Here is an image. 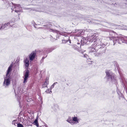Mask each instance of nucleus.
Here are the masks:
<instances>
[{
  "label": "nucleus",
  "mask_w": 127,
  "mask_h": 127,
  "mask_svg": "<svg viewBox=\"0 0 127 127\" xmlns=\"http://www.w3.org/2000/svg\"><path fill=\"white\" fill-rule=\"evenodd\" d=\"M96 33H94L88 39H84L83 38H81L80 40V42L83 45H84V44H89L91 43L94 42L93 43L89 48H92L93 49L91 50L90 51L91 52H96V51H97V46L101 44V41L99 39V36H96Z\"/></svg>",
  "instance_id": "obj_1"
},
{
  "label": "nucleus",
  "mask_w": 127,
  "mask_h": 127,
  "mask_svg": "<svg viewBox=\"0 0 127 127\" xmlns=\"http://www.w3.org/2000/svg\"><path fill=\"white\" fill-rule=\"evenodd\" d=\"M109 37L110 40H113L114 45L117 43L120 44L123 43H127V36L115 37L112 33H110Z\"/></svg>",
  "instance_id": "obj_2"
},
{
  "label": "nucleus",
  "mask_w": 127,
  "mask_h": 127,
  "mask_svg": "<svg viewBox=\"0 0 127 127\" xmlns=\"http://www.w3.org/2000/svg\"><path fill=\"white\" fill-rule=\"evenodd\" d=\"M115 66L117 67L118 70L120 75V82L122 83V85L123 86L124 89L125 90L127 93V83L125 80L124 78L123 77L120 72V69L119 68V65L116 62H115Z\"/></svg>",
  "instance_id": "obj_3"
},
{
  "label": "nucleus",
  "mask_w": 127,
  "mask_h": 127,
  "mask_svg": "<svg viewBox=\"0 0 127 127\" xmlns=\"http://www.w3.org/2000/svg\"><path fill=\"white\" fill-rule=\"evenodd\" d=\"M106 74V77L108 80H110L112 84H115L117 87L118 83L116 77L113 74H111L109 71H107L105 72Z\"/></svg>",
  "instance_id": "obj_4"
},
{
  "label": "nucleus",
  "mask_w": 127,
  "mask_h": 127,
  "mask_svg": "<svg viewBox=\"0 0 127 127\" xmlns=\"http://www.w3.org/2000/svg\"><path fill=\"white\" fill-rule=\"evenodd\" d=\"M4 78V80L3 84V86L5 88H8L10 84V80L11 79L10 75L6 76Z\"/></svg>",
  "instance_id": "obj_5"
},
{
  "label": "nucleus",
  "mask_w": 127,
  "mask_h": 127,
  "mask_svg": "<svg viewBox=\"0 0 127 127\" xmlns=\"http://www.w3.org/2000/svg\"><path fill=\"white\" fill-rule=\"evenodd\" d=\"M100 44V45L98 46L97 48H98V50H99L100 54L102 55L105 53L106 50V47H105V45L103 43L101 42V44Z\"/></svg>",
  "instance_id": "obj_6"
},
{
  "label": "nucleus",
  "mask_w": 127,
  "mask_h": 127,
  "mask_svg": "<svg viewBox=\"0 0 127 127\" xmlns=\"http://www.w3.org/2000/svg\"><path fill=\"white\" fill-rule=\"evenodd\" d=\"M75 32H73V33H75L74 38H75L76 37H79L81 36V35L83 34L84 33L82 29L76 30L75 31Z\"/></svg>",
  "instance_id": "obj_7"
},
{
  "label": "nucleus",
  "mask_w": 127,
  "mask_h": 127,
  "mask_svg": "<svg viewBox=\"0 0 127 127\" xmlns=\"http://www.w3.org/2000/svg\"><path fill=\"white\" fill-rule=\"evenodd\" d=\"M50 30L53 32H56L57 33H59L60 35L64 36L65 37H67V38H69V36L67 35V33L65 32H61L59 31L56 30H53L51 29Z\"/></svg>",
  "instance_id": "obj_8"
},
{
  "label": "nucleus",
  "mask_w": 127,
  "mask_h": 127,
  "mask_svg": "<svg viewBox=\"0 0 127 127\" xmlns=\"http://www.w3.org/2000/svg\"><path fill=\"white\" fill-rule=\"evenodd\" d=\"M29 70L28 69L27 70L24 76V81L23 82L24 83L26 82H27V79L28 78L29 76Z\"/></svg>",
  "instance_id": "obj_9"
},
{
  "label": "nucleus",
  "mask_w": 127,
  "mask_h": 127,
  "mask_svg": "<svg viewBox=\"0 0 127 127\" xmlns=\"http://www.w3.org/2000/svg\"><path fill=\"white\" fill-rule=\"evenodd\" d=\"M55 49L54 48H45L44 50V53H45L48 54L51 52Z\"/></svg>",
  "instance_id": "obj_10"
},
{
  "label": "nucleus",
  "mask_w": 127,
  "mask_h": 127,
  "mask_svg": "<svg viewBox=\"0 0 127 127\" xmlns=\"http://www.w3.org/2000/svg\"><path fill=\"white\" fill-rule=\"evenodd\" d=\"M36 54L35 52L33 51L31 53L29 56L30 60L31 61H32L35 58Z\"/></svg>",
  "instance_id": "obj_11"
},
{
  "label": "nucleus",
  "mask_w": 127,
  "mask_h": 127,
  "mask_svg": "<svg viewBox=\"0 0 127 127\" xmlns=\"http://www.w3.org/2000/svg\"><path fill=\"white\" fill-rule=\"evenodd\" d=\"M10 24L9 22L8 23L6 24H2L1 27V29H3L5 28L6 29H7L9 27L8 26Z\"/></svg>",
  "instance_id": "obj_12"
},
{
  "label": "nucleus",
  "mask_w": 127,
  "mask_h": 127,
  "mask_svg": "<svg viewBox=\"0 0 127 127\" xmlns=\"http://www.w3.org/2000/svg\"><path fill=\"white\" fill-rule=\"evenodd\" d=\"M71 48L75 50L78 51L79 52H81V51L79 50V47L76 45H71Z\"/></svg>",
  "instance_id": "obj_13"
},
{
  "label": "nucleus",
  "mask_w": 127,
  "mask_h": 127,
  "mask_svg": "<svg viewBox=\"0 0 127 127\" xmlns=\"http://www.w3.org/2000/svg\"><path fill=\"white\" fill-rule=\"evenodd\" d=\"M20 4H16V6H15V9L14 10V11L17 13H18L19 12H20V11L19 10H18L17 9L18 8H20Z\"/></svg>",
  "instance_id": "obj_14"
},
{
  "label": "nucleus",
  "mask_w": 127,
  "mask_h": 127,
  "mask_svg": "<svg viewBox=\"0 0 127 127\" xmlns=\"http://www.w3.org/2000/svg\"><path fill=\"white\" fill-rule=\"evenodd\" d=\"M66 121L70 123L71 125H73L75 124V122L73 121L72 120H71V118H69L68 119L66 120Z\"/></svg>",
  "instance_id": "obj_15"
},
{
  "label": "nucleus",
  "mask_w": 127,
  "mask_h": 127,
  "mask_svg": "<svg viewBox=\"0 0 127 127\" xmlns=\"http://www.w3.org/2000/svg\"><path fill=\"white\" fill-rule=\"evenodd\" d=\"M12 70V68L10 67H9L7 69V73L6 74V76H8L9 73Z\"/></svg>",
  "instance_id": "obj_16"
},
{
  "label": "nucleus",
  "mask_w": 127,
  "mask_h": 127,
  "mask_svg": "<svg viewBox=\"0 0 127 127\" xmlns=\"http://www.w3.org/2000/svg\"><path fill=\"white\" fill-rule=\"evenodd\" d=\"M25 63L26 66L27 67L28 66L29 64V61L28 59L27 58L25 60Z\"/></svg>",
  "instance_id": "obj_17"
},
{
  "label": "nucleus",
  "mask_w": 127,
  "mask_h": 127,
  "mask_svg": "<svg viewBox=\"0 0 127 127\" xmlns=\"http://www.w3.org/2000/svg\"><path fill=\"white\" fill-rule=\"evenodd\" d=\"M33 124L36 126L37 127H38L39 124L37 120H35L33 122Z\"/></svg>",
  "instance_id": "obj_18"
},
{
  "label": "nucleus",
  "mask_w": 127,
  "mask_h": 127,
  "mask_svg": "<svg viewBox=\"0 0 127 127\" xmlns=\"http://www.w3.org/2000/svg\"><path fill=\"white\" fill-rule=\"evenodd\" d=\"M72 119H73V120H72L73 121H74L75 122H76L77 123H78V119L77 117H72Z\"/></svg>",
  "instance_id": "obj_19"
},
{
  "label": "nucleus",
  "mask_w": 127,
  "mask_h": 127,
  "mask_svg": "<svg viewBox=\"0 0 127 127\" xmlns=\"http://www.w3.org/2000/svg\"><path fill=\"white\" fill-rule=\"evenodd\" d=\"M38 68L37 66H35V67H34V70L35 71L36 73H37L38 72Z\"/></svg>",
  "instance_id": "obj_20"
},
{
  "label": "nucleus",
  "mask_w": 127,
  "mask_h": 127,
  "mask_svg": "<svg viewBox=\"0 0 127 127\" xmlns=\"http://www.w3.org/2000/svg\"><path fill=\"white\" fill-rule=\"evenodd\" d=\"M17 120H14L12 122V124H13L14 125H15V126H16V125L17 124Z\"/></svg>",
  "instance_id": "obj_21"
},
{
  "label": "nucleus",
  "mask_w": 127,
  "mask_h": 127,
  "mask_svg": "<svg viewBox=\"0 0 127 127\" xmlns=\"http://www.w3.org/2000/svg\"><path fill=\"white\" fill-rule=\"evenodd\" d=\"M44 84L46 85H47L49 84V81L48 79H46L45 80V82L44 83Z\"/></svg>",
  "instance_id": "obj_22"
},
{
  "label": "nucleus",
  "mask_w": 127,
  "mask_h": 127,
  "mask_svg": "<svg viewBox=\"0 0 127 127\" xmlns=\"http://www.w3.org/2000/svg\"><path fill=\"white\" fill-rule=\"evenodd\" d=\"M45 92L48 93H49L50 94L52 93V91L51 90H50L49 89H48L46 90Z\"/></svg>",
  "instance_id": "obj_23"
},
{
  "label": "nucleus",
  "mask_w": 127,
  "mask_h": 127,
  "mask_svg": "<svg viewBox=\"0 0 127 127\" xmlns=\"http://www.w3.org/2000/svg\"><path fill=\"white\" fill-rule=\"evenodd\" d=\"M27 29L29 30L30 31H31L32 30L31 27L30 26H27L26 27Z\"/></svg>",
  "instance_id": "obj_24"
},
{
  "label": "nucleus",
  "mask_w": 127,
  "mask_h": 127,
  "mask_svg": "<svg viewBox=\"0 0 127 127\" xmlns=\"http://www.w3.org/2000/svg\"><path fill=\"white\" fill-rule=\"evenodd\" d=\"M62 40L63 43H66L68 41V40H67L62 39Z\"/></svg>",
  "instance_id": "obj_25"
},
{
  "label": "nucleus",
  "mask_w": 127,
  "mask_h": 127,
  "mask_svg": "<svg viewBox=\"0 0 127 127\" xmlns=\"http://www.w3.org/2000/svg\"><path fill=\"white\" fill-rule=\"evenodd\" d=\"M101 55H102V54H100V52H99V53H97L95 54V56L98 57V56H99Z\"/></svg>",
  "instance_id": "obj_26"
},
{
  "label": "nucleus",
  "mask_w": 127,
  "mask_h": 127,
  "mask_svg": "<svg viewBox=\"0 0 127 127\" xmlns=\"http://www.w3.org/2000/svg\"><path fill=\"white\" fill-rule=\"evenodd\" d=\"M118 95H119V98L120 99V98H124L123 95L122 93H121V94H120Z\"/></svg>",
  "instance_id": "obj_27"
},
{
  "label": "nucleus",
  "mask_w": 127,
  "mask_h": 127,
  "mask_svg": "<svg viewBox=\"0 0 127 127\" xmlns=\"http://www.w3.org/2000/svg\"><path fill=\"white\" fill-rule=\"evenodd\" d=\"M43 26L44 27V29H48L49 28V26L48 25Z\"/></svg>",
  "instance_id": "obj_28"
},
{
  "label": "nucleus",
  "mask_w": 127,
  "mask_h": 127,
  "mask_svg": "<svg viewBox=\"0 0 127 127\" xmlns=\"http://www.w3.org/2000/svg\"><path fill=\"white\" fill-rule=\"evenodd\" d=\"M17 127H24L20 123H18L17 124Z\"/></svg>",
  "instance_id": "obj_29"
},
{
  "label": "nucleus",
  "mask_w": 127,
  "mask_h": 127,
  "mask_svg": "<svg viewBox=\"0 0 127 127\" xmlns=\"http://www.w3.org/2000/svg\"><path fill=\"white\" fill-rule=\"evenodd\" d=\"M51 36V37H50V38H51V40L52 41H54L55 40V39H54V38H53L52 37V36L51 35L50 36Z\"/></svg>",
  "instance_id": "obj_30"
},
{
  "label": "nucleus",
  "mask_w": 127,
  "mask_h": 127,
  "mask_svg": "<svg viewBox=\"0 0 127 127\" xmlns=\"http://www.w3.org/2000/svg\"><path fill=\"white\" fill-rule=\"evenodd\" d=\"M47 56V55H46V57H43L42 58V59L41 61V63H42V62H43V60L45 58H46Z\"/></svg>",
  "instance_id": "obj_31"
},
{
  "label": "nucleus",
  "mask_w": 127,
  "mask_h": 127,
  "mask_svg": "<svg viewBox=\"0 0 127 127\" xmlns=\"http://www.w3.org/2000/svg\"><path fill=\"white\" fill-rule=\"evenodd\" d=\"M117 92L118 95H119L120 94H121V93L118 90H117Z\"/></svg>",
  "instance_id": "obj_32"
},
{
  "label": "nucleus",
  "mask_w": 127,
  "mask_h": 127,
  "mask_svg": "<svg viewBox=\"0 0 127 127\" xmlns=\"http://www.w3.org/2000/svg\"><path fill=\"white\" fill-rule=\"evenodd\" d=\"M57 82L54 83L51 86L52 87V88H53L54 87V86L56 84H57Z\"/></svg>",
  "instance_id": "obj_33"
},
{
  "label": "nucleus",
  "mask_w": 127,
  "mask_h": 127,
  "mask_svg": "<svg viewBox=\"0 0 127 127\" xmlns=\"http://www.w3.org/2000/svg\"><path fill=\"white\" fill-rule=\"evenodd\" d=\"M47 87V85H46L44 84L42 86V87L43 88H45V87Z\"/></svg>",
  "instance_id": "obj_34"
},
{
  "label": "nucleus",
  "mask_w": 127,
  "mask_h": 127,
  "mask_svg": "<svg viewBox=\"0 0 127 127\" xmlns=\"http://www.w3.org/2000/svg\"><path fill=\"white\" fill-rule=\"evenodd\" d=\"M108 23L109 24H110L112 26H114L115 25H115L114 24H113V23Z\"/></svg>",
  "instance_id": "obj_35"
},
{
  "label": "nucleus",
  "mask_w": 127,
  "mask_h": 127,
  "mask_svg": "<svg viewBox=\"0 0 127 127\" xmlns=\"http://www.w3.org/2000/svg\"><path fill=\"white\" fill-rule=\"evenodd\" d=\"M84 57H86L87 59H88V58H87L88 57V56L87 55H84Z\"/></svg>",
  "instance_id": "obj_36"
},
{
  "label": "nucleus",
  "mask_w": 127,
  "mask_h": 127,
  "mask_svg": "<svg viewBox=\"0 0 127 127\" xmlns=\"http://www.w3.org/2000/svg\"><path fill=\"white\" fill-rule=\"evenodd\" d=\"M13 63H11V64H10V66H9V67H10L12 68V66H13Z\"/></svg>",
  "instance_id": "obj_37"
},
{
  "label": "nucleus",
  "mask_w": 127,
  "mask_h": 127,
  "mask_svg": "<svg viewBox=\"0 0 127 127\" xmlns=\"http://www.w3.org/2000/svg\"><path fill=\"white\" fill-rule=\"evenodd\" d=\"M3 1H4V3H5V2H7V0H2Z\"/></svg>",
  "instance_id": "obj_38"
},
{
  "label": "nucleus",
  "mask_w": 127,
  "mask_h": 127,
  "mask_svg": "<svg viewBox=\"0 0 127 127\" xmlns=\"http://www.w3.org/2000/svg\"><path fill=\"white\" fill-rule=\"evenodd\" d=\"M68 38V41H69V42L70 43H71L70 40L69 39V38Z\"/></svg>",
  "instance_id": "obj_39"
},
{
  "label": "nucleus",
  "mask_w": 127,
  "mask_h": 127,
  "mask_svg": "<svg viewBox=\"0 0 127 127\" xmlns=\"http://www.w3.org/2000/svg\"><path fill=\"white\" fill-rule=\"evenodd\" d=\"M38 29H44V27H39Z\"/></svg>",
  "instance_id": "obj_40"
},
{
  "label": "nucleus",
  "mask_w": 127,
  "mask_h": 127,
  "mask_svg": "<svg viewBox=\"0 0 127 127\" xmlns=\"http://www.w3.org/2000/svg\"><path fill=\"white\" fill-rule=\"evenodd\" d=\"M52 88V86H51V87H50V89H49L50 90H51L52 89V88Z\"/></svg>",
  "instance_id": "obj_41"
},
{
  "label": "nucleus",
  "mask_w": 127,
  "mask_h": 127,
  "mask_svg": "<svg viewBox=\"0 0 127 127\" xmlns=\"http://www.w3.org/2000/svg\"><path fill=\"white\" fill-rule=\"evenodd\" d=\"M38 118L37 117V118H36V119L35 120H37L38 121Z\"/></svg>",
  "instance_id": "obj_42"
},
{
  "label": "nucleus",
  "mask_w": 127,
  "mask_h": 127,
  "mask_svg": "<svg viewBox=\"0 0 127 127\" xmlns=\"http://www.w3.org/2000/svg\"><path fill=\"white\" fill-rule=\"evenodd\" d=\"M45 126L46 127H48V126H47V125H45Z\"/></svg>",
  "instance_id": "obj_43"
},
{
  "label": "nucleus",
  "mask_w": 127,
  "mask_h": 127,
  "mask_svg": "<svg viewBox=\"0 0 127 127\" xmlns=\"http://www.w3.org/2000/svg\"><path fill=\"white\" fill-rule=\"evenodd\" d=\"M11 9H12V12L13 11V10L12 9V8H11Z\"/></svg>",
  "instance_id": "obj_44"
},
{
  "label": "nucleus",
  "mask_w": 127,
  "mask_h": 127,
  "mask_svg": "<svg viewBox=\"0 0 127 127\" xmlns=\"http://www.w3.org/2000/svg\"><path fill=\"white\" fill-rule=\"evenodd\" d=\"M34 27L35 28H36V27L35 26V25L34 26Z\"/></svg>",
  "instance_id": "obj_45"
},
{
  "label": "nucleus",
  "mask_w": 127,
  "mask_h": 127,
  "mask_svg": "<svg viewBox=\"0 0 127 127\" xmlns=\"http://www.w3.org/2000/svg\"><path fill=\"white\" fill-rule=\"evenodd\" d=\"M77 44H80V43H79L78 42L77 43Z\"/></svg>",
  "instance_id": "obj_46"
},
{
  "label": "nucleus",
  "mask_w": 127,
  "mask_h": 127,
  "mask_svg": "<svg viewBox=\"0 0 127 127\" xmlns=\"http://www.w3.org/2000/svg\"><path fill=\"white\" fill-rule=\"evenodd\" d=\"M113 32L114 34L115 33L114 32Z\"/></svg>",
  "instance_id": "obj_47"
},
{
  "label": "nucleus",
  "mask_w": 127,
  "mask_h": 127,
  "mask_svg": "<svg viewBox=\"0 0 127 127\" xmlns=\"http://www.w3.org/2000/svg\"><path fill=\"white\" fill-rule=\"evenodd\" d=\"M0 29H1V28H0Z\"/></svg>",
  "instance_id": "obj_48"
}]
</instances>
